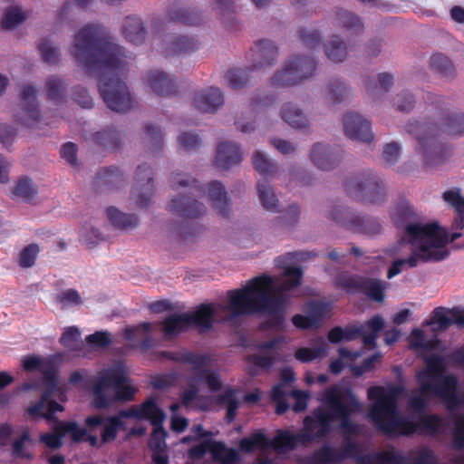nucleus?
<instances>
[{
  "instance_id": "obj_45",
  "label": "nucleus",
  "mask_w": 464,
  "mask_h": 464,
  "mask_svg": "<svg viewBox=\"0 0 464 464\" xmlns=\"http://www.w3.org/2000/svg\"><path fill=\"white\" fill-rule=\"evenodd\" d=\"M341 459L337 451L331 448H324L314 456L315 464H336Z\"/></svg>"
},
{
  "instance_id": "obj_55",
  "label": "nucleus",
  "mask_w": 464,
  "mask_h": 464,
  "mask_svg": "<svg viewBox=\"0 0 464 464\" xmlns=\"http://www.w3.org/2000/svg\"><path fill=\"white\" fill-rule=\"evenodd\" d=\"M328 339L331 343H336L344 340H349V334L341 328H334L330 331Z\"/></svg>"
},
{
  "instance_id": "obj_25",
  "label": "nucleus",
  "mask_w": 464,
  "mask_h": 464,
  "mask_svg": "<svg viewBox=\"0 0 464 464\" xmlns=\"http://www.w3.org/2000/svg\"><path fill=\"white\" fill-rule=\"evenodd\" d=\"M328 350V345L326 343L323 342L317 347H300L295 353V357L297 361L306 363L310 362L316 358H319L324 354H326Z\"/></svg>"
},
{
  "instance_id": "obj_14",
  "label": "nucleus",
  "mask_w": 464,
  "mask_h": 464,
  "mask_svg": "<svg viewBox=\"0 0 464 464\" xmlns=\"http://www.w3.org/2000/svg\"><path fill=\"white\" fill-rule=\"evenodd\" d=\"M37 90L34 85L26 84L19 94L22 110L25 118L16 117L15 121L24 127H33L41 118L37 102Z\"/></svg>"
},
{
  "instance_id": "obj_54",
  "label": "nucleus",
  "mask_w": 464,
  "mask_h": 464,
  "mask_svg": "<svg viewBox=\"0 0 464 464\" xmlns=\"http://www.w3.org/2000/svg\"><path fill=\"white\" fill-rule=\"evenodd\" d=\"M30 439L28 432H24L22 436L13 443V453L15 457H21L24 448V443Z\"/></svg>"
},
{
  "instance_id": "obj_4",
  "label": "nucleus",
  "mask_w": 464,
  "mask_h": 464,
  "mask_svg": "<svg viewBox=\"0 0 464 464\" xmlns=\"http://www.w3.org/2000/svg\"><path fill=\"white\" fill-rule=\"evenodd\" d=\"M411 347L423 352L427 367L418 373L420 390L410 399V407L414 411L422 409L433 397H439L452 407L456 401L457 381L454 376L444 373L445 360L439 354L440 346L438 343H426L423 332L412 330L409 336Z\"/></svg>"
},
{
  "instance_id": "obj_57",
  "label": "nucleus",
  "mask_w": 464,
  "mask_h": 464,
  "mask_svg": "<svg viewBox=\"0 0 464 464\" xmlns=\"http://www.w3.org/2000/svg\"><path fill=\"white\" fill-rule=\"evenodd\" d=\"M187 426H188L187 419L173 415L172 420H171V428L173 430L181 432L187 428Z\"/></svg>"
},
{
  "instance_id": "obj_39",
  "label": "nucleus",
  "mask_w": 464,
  "mask_h": 464,
  "mask_svg": "<svg viewBox=\"0 0 464 464\" xmlns=\"http://www.w3.org/2000/svg\"><path fill=\"white\" fill-rule=\"evenodd\" d=\"M311 159L322 169H327L332 166L327 149L323 145L317 144L314 147Z\"/></svg>"
},
{
  "instance_id": "obj_5",
  "label": "nucleus",
  "mask_w": 464,
  "mask_h": 464,
  "mask_svg": "<svg viewBox=\"0 0 464 464\" xmlns=\"http://www.w3.org/2000/svg\"><path fill=\"white\" fill-rule=\"evenodd\" d=\"M402 390L392 385L377 386L368 390L371 401L369 417L372 422L387 433L408 435L416 431L433 433L439 430L441 420L436 416H418L402 420L396 411L397 401Z\"/></svg>"
},
{
  "instance_id": "obj_46",
  "label": "nucleus",
  "mask_w": 464,
  "mask_h": 464,
  "mask_svg": "<svg viewBox=\"0 0 464 464\" xmlns=\"http://www.w3.org/2000/svg\"><path fill=\"white\" fill-rule=\"evenodd\" d=\"M327 55L334 62H341L345 58L346 48L343 43L332 42L327 49Z\"/></svg>"
},
{
  "instance_id": "obj_43",
  "label": "nucleus",
  "mask_w": 464,
  "mask_h": 464,
  "mask_svg": "<svg viewBox=\"0 0 464 464\" xmlns=\"http://www.w3.org/2000/svg\"><path fill=\"white\" fill-rule=\"evenodd\" d=\"M63 436L70 435L72 440L79 442L87 435V429H81L75 422H65L60 424Z\"/></svg>"
},
{
  "instance_id": "obj_34",
  "label": "nucleus",
  "mask_w": 464,
  "mask_h": 464,
  "mask_svg": "<svg viewBox=\"0 0 464 464\" xmlns=\"http://www.w3.org/2000/svg\"><path fill=\"white\" fill-rule=\"evenodd\" d=\"M39 252L40 248L37 244L27 245L19 254L18 265L23 268L34 266Z\"/></svg>"
},
{
  "instance_id": "obj_40",
  "label": "nucleus",
  "mask_w": 464,
  "mask_h": 464,
  "mask_svg": "<svg viewBox=\"0 0 464 464\" xmlns=\"http://www.w3.org/2000/svg\"><path fill=\"white\" fill-rule=\"evenodd\" d=\"M54 300L63 309L71 305H77L82 303L79 293L75 289H67L57 294Z\"/></svg>"
},
{
  "instance_id": "obj_48",
  "label": "nucleus",
  "mask_w": 464,
  "mask_h": 464,
  "mask_svg": "<svg viewBox=\"0 0 464 464\" xmlns=\"http://www.w3.org/2000/svg\"><path fill=\"white\" fill-rule=\"evenodd\" d=\"M400 155V147L397 143L387 144L382 152L383 159L388 163H393L397 160Z\"/></svg>"
},
{
  "instance_id": "obj_28",
  "label": "nucleus",
  "mask_w": 464,
  "mask_h": 464,
  "mask_svg": "<svg viewBox=\"0 0 464 464\" xmlns=\"http://www.w3.org/2000/svg\"><path fill=\"white\" fill-rule=\"evenodd\" d=\"M89 67L93 59L97 56L98 60L108 64V57L106 53V44L101 39H94L92 32L89 29Z\"/></svg>"
},
{
  "instance_id": "obj_8",
  "label": "nucleus",
  "mask_w": 464,
  "mask_h": 464,
  "mask_svg": "<svg viewBox=\"0 0 464 464\" xmlns=\"http://www.w3.org/2000/svg\"><path fill=\"white\" fill-rule=\"evenodd\" d=\"M192 432L195 435L184 438L182 442L187 443L192 440L197 441V445L188 450L189 459L193 463L199 462L207 455L224 464H230L237 460V453L235 450L227 449L222 443L213 441L209 438H204L200 426L195 428Z\"/></svg>"
},
{
  "instance_id": "obj_13",
  "label": "nucleus",
  "mask_w": 464,
  "mask_h": 464,
  "mask_svg": "<svg viewBox=\"0 0 464 464\" xmlns=\"http://www.w3.org/2000/svg\"><path fill=\"white\" fill-rule=\"evenodd\" d=\"M314 71V63L306 58H297L276 73L274 82L276 84L287 85L306 78Z\"/></svg>"
},
{
  "instance_id": "obj_33",
  "label": "nucleus",
  "mask_w": 464,
  "mask_h": 464,
  "mask_svg": "<svg viewBox=\"0 0 464 464\" xmlns=\"http://www.w3.org/2000/svg\"><path fill=\"white\" fill-rule=\"evenodd\" d=\"M363 293L374 301L382 302L384 299V286L378 280H364L360 284Z\"/></svg>"
},
{
  "instance_id": "obj_18",
  "label": "nucleus",
  "mask_w": 464,
  "mask_h": 464,
  "mask_svg": "<svg viewBox=\"0 0 464 464\" xmlns=\"http://www.w3.org/2000/svg\"><path fill=\"white\" fill-rule=\"evenodd\" d=\"M464 324V310H446L436 308L428 324L432 326L433 331H440L448 328L451 324Z\"/></svg>"
},
{
  "instance_id": "obj_51",
  "label": "nucleus",
  "mask_w": 464,
  "mask_h": 464,
  "mask_svg": "<svg viewBox=\"0 0 464 464\" xmlns=\"http://www.w3.org/2000/svg\"><path fill=\"white\" fill-rule=\"evenodd\" d=\"M107 214L109 218L119 227H125L127 225L126 223V217L124 214L120 212L115 208H109L107 210Z\"/></svg>"
},
{
  "instance_id": "obj_17",
  "label": "nucleus",
  "mask_w": 464,
  "mask_h": 464,
  "mask_svg": "<svg viewBox=\"0 0 464 464\" xmlns=\"http://www.w3.org/2000/svg\"><path fill=\"white\" fill-rule=\"evenodd\" d=\"M120 425V418H110L107 420H102L98 417L89 418V443L93 446L98 444V439L92 436V432L98 428L102 433V442L114 440Z\"/></svg>"
},
{
  "instance_id": "obj_6",
  "label": "nucleus",
  "mask_w": 464,
  "mask_h": 464,
  "mask_svg": "<svg viewBox=\"0 0 464 464\" xmlns=\"http://www.w3.org/2000/svg\"><path fill=\"white\" fill-rule=\"evenodd\" d=\"M190 386L191 389L182 394V401L186 406L207 410L220 401L227 404L228 420H233L238 407L236 392L227 390L222 396H218L217 392L221 387V382L216 372L207 369L198 370Z\"/></svg>"
},
{
  "instance_id": "obj_41",
  "label": "nucleus",
  "mask_w": 464,
  "mask_h": 464,
  "mask_svg": "<svg viewBox=\"0 0 464 464\" xmlns=\"http://www.w3.org/2000/svg\"><path fill=\"white\" fill-rule=\"evenodd\" d=\"M443 199L450 204L459 216L464 217V197L459 189H451L443 193Z\"/></svg>"
},
{
  "instance_id": "obj_15",
  "label": "nucleus",
  "mask_w": 464,
  "mask_h": 464,
  "mask_svg": "<svg viewBox=\"0 0 464 464\" xmlns=\"http://www.w3.org/2000/svg\"><path fill=\"white\" fill-rule=\"evenodd\" d=\"M361 356V353L353 352L346 347L339 349V358L334 360L330 364V371L334 374L340 373L346 366H349L352 372L360 375L372 367V363L377 360L378 355L372 356L370 360L365 361L364 364L361 367L353 365V362Z\"/></svg>"
},
{
  "instance_id": "obj_50",
  "label": "nucleus",
  "mask_w": 464,
  "mask_h": 464,
  "mask_svg": "<svg viewBox=\"0 0 464 464\" xmlns=\"http://www.w3.org/2000/svg\"><path fill=\"white\" fill-rule=\"evenodd\" d=\"M110 342L109 335L103 332H97L89 335V345L92 344L97 347H102L108 344Z\"/></svg>"
},
{
  "instance_id": "obj_63",
  "label": "nucleus",
  "mask_w": 464,
  "mask_h": 464,
  "mask_svg": "<svg viewBox=\"0 0 464 464\" xmlns=\"http://www.w3.org/2000/svg\"><path fill=\"white\" fill-rule=\"evenodd\" d=\"M454 441L458 446H462L464 444V420L458 423L454 435Z\"/></svg>"
},
{
  "instance_id": "obj_36",
  "label": "nucleus",
  "mask_w": 464,
  "mask_h": 464,
  "mask_svg": "<svg viewBox=\"0 0 464 464\" xmlns=\"http://www.w3.org/2000/svg\"><path fill=\"white\" fill-rule=\"evenodd\" d=\"M318 305H314L313 306V311L307 314V315H303V314H296L293 317V324H295V326L300 328V329H308V328H312L314 327L319 318H320V315L318 314Z\"/></svg>"
},
{
  "instance_id": "obj_30",
  "label": "nucleus",
  "mask_w": 464,
  "mask_h": 464,
  "mask_svg": "<svg viewBox=\"0 0 464 464\" xmlns=\"http://www.w3.org/2000/svg\"><path fill=\"white\" fill-rule=\"evenodd\" d=\"M207 198L210 202L213 208L221 212L227 203L226 195L221 185L218 182L209 185L207 193Z\"/></svg>"
},
{
  "instance_id": "obj_53",
  "label": "nucleus",
  "mask_w": 464,
  "mask_h": 464,
  "mask_svg": "<svg viewBox=\"0 0 464 464\" xmlns=\"http://www.w3.org/2000/svg\"><path fill=\"white\" fill-rule=\"evenodd\" d=\"M87 91L84 88L75 87L72 90V100L82 108L87 107Z\"/></svg>"
},
{
  "instance_id": "obj_42",
  "label": "nucleus",
  "mask_w": 464,
  "mask_h": 464,
  "mask_svg": "<svg viewBox=\"0 0 464 464\" xmlns=\"http://www.w3.org/2000/svg\"><path fill=\"white\" fill-rule=\"evenodd\" d=\"M283 117L294 128H302L305 125V118L295 107L289 105L284 109Z\"/></svg>"
},
{
  "instance_id": "obj_37",
  "label": "nucleus",
  "mask_w": 464,
  "mask_h": 464,
  "mask_svg": "<svg viewBox=\"0 0 464 464\" xmlns=\"http://www.w3.org/2000/svg\"><path fill=\"white\" fill-rule=\"evenodd\" d=\"M60 429L59 424L54 428L53 432L41 434L40 441L51 450H59L63 446V438L64 437Z\"/></svg>"
},
{
  "instance_id": "obj_24",
  "label": "nucleus",
  "mask_w": 464,
  "mask_h": 464,
  "mask_svg": "<svg viewBox=\"0 0 464 464\" xmlns=\"http://www.w3.org/2000/svg\"><path fill=\"white\" fill-rule=\"evenodd\" d=\"M38 189L33 180L27 177L20 179L13 189V194L24 201H31L37 194Z\"/></svg>"
},
{
  "instance_id": "obj_47",
  "label": "nucleus",
  "mask_w": 464,
  "mask_h": 464,
  "mask_svg": "<svg viewBox=\"0 0 464 464\" xmlns=\"http://www.w3.org/2000/svg\"><path fill=\"white\" fill-rule=\"evenodd\" d=\"M16 135V130L6 124H0V141L7 147Z\"/></svg>"
},
{
  "instance_id": "obj_2",
  "label": "nucleus",
  "mask_w": 464,
  "mask_h": 464,
  "mask_svg": "<svg viewBox=\"0 0 464 464\" xmlns=\"http://www.w3.org/2000/svg\"><path fill=\"white\" fill-rule=\"evenodd\" d=\"M361 410L362 405L349 390L344 391L336 386L324 392L322 406L304 420L302 433L279 431L273 440H269L264 433L256 432L241 440L240 449L249 452L256 449L265 451L272 448L282 453L319 439L331 429L347 428L349 416Z\"/></svg>"
},
{
  "instance_id": "obj_3",
  "label": "nucleus",
  "mask_w": 464,
  "mask_h": 464,
  "mask_svg": "<svg viewBox=\"0 0 464 464\" xmlns=\"http://www.w3.org/2000/svg\"><path fill=\"white\" fill-rule=\"evenodd\" d=\"M409 242L401 241L392 252L393 261L388 278L418 266L420 262L440 261L450 255V237L436 222L413 223L406 228Z\"/></svg>"
},
{
  "instance_id": "obj_59",
  "label": "nucleus",
  "mask_w": 464,
  "mask_h": 464,
  "mask_svg": "<svg viewBox=\"0 0 464 464\" xmlns=\"http://www.w3.org/2000/svg\"><path fill=\"white\" fill-rule=\"evenodd\" d=\"M273 143L276 150L281 153L288 154L294 151L293 145L284 140H275Z\"/></svg>"
},
{
  "instance_id": "obj_49",
  "label": "nucleus",
  "mask_w": 464,
  "mask_h": 464,
  "mask_svg": "<svg viewBox=\"0 0 464 464\" xmlns=\"http://www.w3.org/2000/svg\"><path fill=\"white\" fill-rule=\"evenodd\" d=\"M253 164L256 170L261 173H266L269 169V163L266 156L260 152H256L253 156Z\"/></svg>"
},
{
  "instance_id": "obj_44",
  "label": "nucleus",
  "mask_w": 464,
  "mask_h": 464,
  "mask_svg": "<svg viewBox=\"0 0 464 464\" xmlns=\"http://www.w3.org/2000/svg\"><path fill=\"white\" fill-rule=\"evenodd\" d=\"M77 152V145L70 141L64 143L60 150L61 158L65 160L66 162L73 168H77L79 166Z\"/></svg>"
},
{
  "instance_id": "obj_7",
  "label": "nucleus",
  "mask_w": 464,
  "mask_h": 464,
  "mask_svg": "<svg viewBox=\"0 0 464 464\" xmlns=\"http://www.w3.org/2000/svg\"><path fill=\"white\" fill-rule=\"evenodd\" d=\"M137 388L128 377L122 365L107 369L99 377L93 389V405L107 408L117 401H130Z\"/></svg>"
},
{
  "instance_id": "obj_35",
  "label": "nucleus",
  "mask_w": 464,
  "mask_h": 464,
  "mask_svg": "<svg viewBox=\"0 0 464 464\" xmlns=\"http://www.w3.org/2000/svg\"><path fill=\"white\" fill-rule=\"evenodd\" d=\"M258 195L265 208L269 211H275L277 208L278 200L270 186L258 184Z\"/></svg>"
},
{
  "instance_id": "obj_60",
  "label": "nucleus",
  "mask_w": 464,
  "mask_h": 464,
  "mask_svg": "<svg viewBox=\"0 0 464 464\" xmlns=\"http://www.w3.org/2000/svg\"><path fill=\"white\" fill-rule=\"evenodd\" d=\"M8 167L9 163L0 154V182L1 183H6L8 181Z\"/></svg>"
},
{
  "instance_id": "obj_32",
  "label": "nucleus",
  "mask_w": 464,
  "mask_h": 464,
  "mask_svg": "<svg viewBox=\"0 0 464 464\" xmlns=\"http://www.w3.org/2000/svg\"><path fill=\"white\" fill-rule=\"evenodd\" d=\"M148 84L158 94H164L170 90V81L162 72H153L148 76Z\"/></svg>"
},
{
  "instance_id": "obj_26",
  "label": "nucleus",
  "mask_w": 464,
  "mask_h": 464,
  "mask_svg": "<svg viewBox=\"0 0 464 464\" xmlns=\"http://www.w3.org/2000/svg\"><path fill=\"white\" fill-rule=\"evenodd\" d=\"M60 343L70 351H80L82 348L81 332L76 326L66 327L62 334Z\"/></svg>"
},
{
  "instance_id": "obj_9",
  "label": "nucleus",
  "mask_w": 464,
  "mask_h": 464,
  "mask_svg": "<svg viewBox=\"0 0 464 464\" xmlns=\"http://www.w3.org/2000/svg\"><path fill=\"white\" fill-rule=\"evenodd\" d=\"M120 418H133L136 420H149L154 426L150 440V448L152 451H164L166 450V431L162 428L165 420L164 412L152 401H148L140 406L121 411Z\"/></svg>"
},
{
  "instance_id": "obj_1",
  "label": "nucleus",
  "mask_w": 464,
  "mask_h": 464,
  "mask_svg": "<svg viewBox=\"0 0 464 464\" xmlns=\"http://www.w3.org/2000/svg\"><path fill=\"white\" fill-rule=\"evenodd\" d=\"M301 270L293 266H285L278 277L264 275L249 280L243 287L227 292V304H201L193 313H185L168 317L163 323L167 336H174L195 325L201 331L209 329L213 323L225 319L221 313L232 315L253 312H262L278 324L288 305L289 291L300 285Z\"/></svg>"
},
{
  "instance_id": "obj_52",
  "label": "nucleus",
  "mask_w": 464,
  "mask_h": 464,
  "mask_svg": "<svg viewBox=\"0 0 464 464\" xmlns=\"http://www.w3.org/2000/svg\"><path fill=\"white\" fill-rule=\"evenodd\" d=\"M293 396L296 400V402L294 405V411H301L304 410L306 408L307 402H308V398H309L308 393L296 391V392H293Z\"/></svg>"
},
{
  "instance_id": "obj_61",
  "label": "nucleus",
  "mask_w": 464,
  "mask_h": 464,
  "mask_svg": "<svg viewBox=\"0 0 464 464\" xmlns=\"http://www.w3.org/2000/svg\"><path fill=\"white\" fill-rule=\"evenodd\" d=\"M150 324L149 323H143L141 324L139 326H136V327H131V328H127L126 329V337L128 339H131L135 334L136 333L140 332V331H144V332H147L150 329Z\"/></svg>"
},
{
  "instance_id": "obj_31",
  "label": "nucleus",
  "mask_w": 464,
  "mask_h": 464,
  "mask_svg": "<svg viewBox=\"0 0 464 464\" xmlns=\"http://www.w3.org/2000/svg\"><path fill=\"white\" fill-rule=\"evenodd\" d=\"M44 63L57 64L61 61V53L58 47L53 46L47 39H43L37 45Z\"/></svg>"
},
{
  "instance_id": "obj_16",
  "label": "nucleus",
  "mask_w": 464,
  "mask_h": 464,
  "mask_svg": "<svg viewBox=\"0 0 464 464\" xmlns=\"http://www.w3.org/2000/svg\"><path fill=\"white\" fill-rule=\"evenodd\" d=\"M285 343L286 340L284 337H279L261 344L257 353L249 358V372L256 373L258 369L268 367L272 362V355L281 344Z\"/></svg>"
},
{
  "instance_id": "obj_11",
  "label": "nucleus",
  "mask_w": 464,
  "mask_h": 464,
  "mask_svg": "<svg viewBox=\"0 0 464 464\" xmlns=\"http://www.w3.org/2000/svg\"><path fill=\"white\" fill-rule=\"evenodd\" d=\"M63 361L61 353L42 358L36 355L26 356L23 360V368L27 372L40 371L43 373L42 382L55 386V379L59 378V367Z\"/></svg>"
},
{
  "instance_id": "obj_21",
  "label": "nucleus",
  "mask_w": 464,
  "mask_h": 464,
  "mask_svg": "<svg viewBox=\"0 0 464 464\" xmlns=\"http://www.w3.org/2000/svg\"><path fill=\"white\" fill-rule=\"evenodd\" d=\"M222 103L218 89L211 88L207 92L197 93L194 97V106L205 112L214 111Z\"/></svg>"
},
{
  "instance_id": "obj_27",
  "label": "nucleus",
  "mask_w": 464,
  "mask_h": 464,
  "mask_svg": "<svg viewBox=\"0 0 464 464\" xmlns=\"http://www.w3.org/2000/svg\"><path fill=\"white\" fill-rule=\"evenodd\" d=\"M25 14L18 6L9 7L2 19L1 27L4 30H12L26 20Z\"/></svg>"
},
{
  "instance_id": "obj_22",
  "label": "nucleus",
  "mask_w": 464,
  "mask_h": 464,
  "mask_svg": "<svg viewBox=\"0 0 464 464\" xmlns=\"http://www.w3.org/2000/svg\"><path fill=\"white\" fill-rule=\"evenodd\" d=\"M240 153L236 145L232 143H224L218 147L216 163L220 168H227L233 163L240 160Z\"/></svg>"
},
{
  "instance_id": "obj_56",
  "label": "nucleus",
  "mask_w": 464,
  "mask_h": 464,
  "mask_svg": "<svg viewBox=\"0 0 464 464\" xmlns=\"http://www.w3.org/2000/svg\"><path fill=\"white\" fill-rule=\"evenodd\" d=\"M179 143L185 148H191L198 143V138L194 134L184 133L179 137Z\"/></svg>"
},
{
  "instance_id": "obj_20",
  "label": "nucleus",
  "mask_w": 464,
  "mask_h": 464,
  "mask_svg": "<svg viewBox=\"0 0 464 464\" xmlns=\"http://www.w3.org/2000/svg\"><path fill=\"white\" fill-rule=\"evenodd\" d=\"M72 55L78 63L83 74H87V26L82 27L74 36Z\"/></svg>"
},
{
  "instance_id": "obj_58",
  "label": "nucleus",
  "mask_w": 464,
  "mask_h": 464,
  "mask_svg": "<svg viewBox=\"0 0 464 464\" xmlns=\"http://www.w3.org/2000/svg\"><path fill=\"white\" fill-rule=\"evenodd\" d=\"M411 315V310L406 309V308L401 309L393 315L392 321L396 324H401L407 322L410 319Z\"/></svg>"
},
{
  "instance_id": "obj_29",
  "label": "nucleus",
  "mask_w": 464,
  "mask_h": 464,
  "mask_svg": "<svg viewBox=\"0 0 464 464\" xmlns=\"http://www.w3.org/2000/svg\"><path fill=\"white\" fill-rule=\"evenodd\" d=\"M384 327V321L380 316L372 318L363 326V342L366 345H373L378 334Z\"/></svg>"
},
{
  "instance_id": "obj_19",
  "label": "nucleus",
  "mask_w": 464,
  "mask_h": 464,
  "mask_svg": "<svg viewBox=\"0 0 464 464\" xmlns=\"http://www.w3.org/2000/svg\"><path fill=\"white\" fill-rule=\"evenodd\" d=\"M344 130L351 139L369 140L371 138L369 122L357 113L345 115Z\"/></svg>"
},
{
  "instance_id": "obj_12",
  "label": "nucleus",
  "mask_w": 464,
  "mask_h": 464,
  "mask_svg": "<svg viewBox=\"0 0 464 464\" xmlns=\"http://www.w3.org/2000/svg\"><path fill=\"white\" fill-rule=\"evenodd\" d=\"M99 89L104 102L112 111H124L130 106L129 92L124 84L119 81H102Z\"/></svg>"
},
{
  "instance_id": "obj_62",
  "label": "nucleus",
  "mask_w": 464,
  "mask_h": 464,
  "mask_svg": "<svg viewBox=\"0 0 464 464\" xmlns=\"http://www.w3.org/2000/svg\"><path fill=\"white\" fill-rule=\"evenodd\" d=\"M11 425L5 423L0 426V443L5 444L12 435Z\"/></svg>"
},
{
  "instance_id": "obj_23",
  "label": "nucleus",
  "mask_w": 464,
  "mask_h": 464,
  "mask_svg": "<svg viewBox=\"0 0 464 464\" xmlns=\"http://www.w3.org/2000/svg\"><path fill=\"white\" fill-rule=\"evenodd\" d=\"M47 98L55 103H60L64 98L65 82L63 78L53 75L46 81Z\"/></svg>"
},
{
  "instance_id": "obj_38",
  "label": "nucleus",
  "mask_w": 464,
  "mask_h": 464,
  "mask_svg": "<svg viewBox=\"0 0 464 464\" xmlns=\"http://www.w3.org/2000/svg\"><path fill=\"white\" fill-rule=\"evenodd\" d=\"M311 159L322 169H327L332 166L327 149L323 145L317 144L314 147Z\"/></svg>"
},
{
  "instance_id": "obj_10",
  "label": "nucleus",
  "mask_w": 464,
  "mask_h": 464,
  "mask_svg": "<svg viewBox=\"0 0 464 464\" xmlns=\"http://www.w3.org/2000/svg\"><path fill=\"white\" fill-rule=\"evenodd\" d=\"M44 385L45 389L42 392L40 400L27 408V413L34 418H44L47 420H53L54 414L57 411H63V407L53 398L65 401L66 394L59 386V378L55 379L54 387H52L50 383H44Z\"/></svg>"
},
{
  "instance_id": "obj_64",
  "label": "nucleus",
  "mask_w": 464,
  "mask_h": 464,
  "mask_svg": "<svg viewBox=\"0 0 464 464\" xmlns=\"http://www.w3.org/2000/svg\"><path fill=\"white\" fill-rule=\"evenodd\" d=\"M451 17L454 21L464 23V9L459 6H455L451 9Z\"/></svg>"
}]
</instances>
